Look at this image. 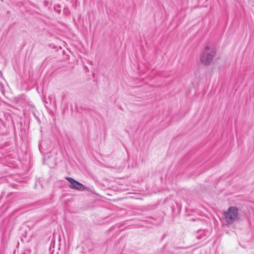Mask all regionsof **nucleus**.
Instances as JSON below:
<instances>
[{
	"label": "nucleus",
	"mask_w": 254,
	"mask_h": 254,
	"mask_svg": "<svg viewBox=\"0 0 254 254\" xmlns=\"http://www.w3.org/2000/svg\"><path fill=\"white\" fill-rule=\"evenodd\" d=\"M65 179L70 183L69 187L70 188L76 189L80 191L84 190L85 189L82 184L74 180L72 178L67 177L65 178Z\"/></svg>",
	"instance_id": "3"
},
{
	"label": "nucleus",
	"mask_w": 254,
	"mask_h": 254,
	"mask_svg": "<svg viewBox=\"0 0 254 254\" xmlns=\"http://www.w3.org/2000/svg\"><path fill=\"white\" fill-rule=\"evenodd\" d=\"M215 55V51L211 48H206L200 56L201 63L204 65H208Z\"/></svg>",
	"instance_id": "1"
},
{
	"label": "nucleus",
	"mask_w": 254,
	"mask_h": 254,
	"mask_svg": "<svg viewBox=\"0 0 254 254\" xmlns=\"http://www.w3.org/2000/svg\"><path fill=\"white\" fill-rule=\"evenodd\" d=\"M238 209L234 206L229 207L225 213V217L228 224H231L235 221L238 218Z\"/></svg>",
	"instance_id": "2"
}]
</instances>
